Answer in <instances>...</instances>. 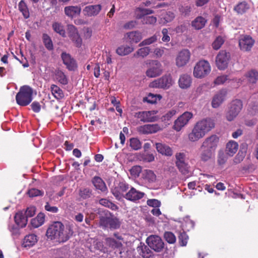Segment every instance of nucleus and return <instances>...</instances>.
<instances>
[{
	"instance_id": "7",
	"label": "nucleus",
	"mask_w": 258,
	"mask_h": 258,
	"mask_svg": "<svg viewBox=\"0 0 258 258\" xmlns=\"http://www.w3.org/2000/svg\"><path fill=\"white\" fill-rule=\"evenodd\" d=\"M149 67L146 75L149 78H155L160 76L163 72L162 64L157 60H152L149 62Z\"/></svg>"
},
{
	"instance_id": "13",
	"label": "nucleus",
	"mask_w": 258,
	"mask_h": 258,
	"mask_svg": "<svg viewBox=\"0 0 258 258\" xmlns=\"http://www.w3.org/2000/svg\"><path fill=\"white\" fill-rule=\"evenodd\" d=\"M254 42V40L249 35H243L239 39V46L240 50L243 51H249Z\"/></svg>"
},
{
	"instance_id": "49",
	"label": "nucleus",
	"mask_w": 258,
	"mask_h": 258,
	"mask_svg": "<svg viewBox=\"0 0 258 258\" xmlns=\"http://www.w3.org/2000/svg\"><path fill=\"white\" fill-rule=\"evenodd\" d=\"M130 146L134 150H138L142 147V144L137 138H131L130 140Z\"/></svg>"
},
{
	"instance_id": "36",
	"label": "nucleus",
	"mask_w": 258,
	"mask_h": 258,
	"mask_svg": "<svg viewBox=\"0 0 258 258\" xmlns=\"http://www.w3.org/2000/svg\"><path fill=\"white\" fill-rule=\"evenodd\" d=\"M134 50V48L132 46L121 45L116 49V52L119 55L124 56L130 54L133 52Z\"/></svg>"
},
{
	"instance_id": "23",
	"label": "nucleus",
	"mask_w": 258,
	"mask_h": 258,
	"mask_svg": "<svg viewBox=\"0 0 258 258\" xmlns=\"http://www.w3.org/2000/svg\"><path fill=\"white\" fill-rule=\"evenodd\" d=\"M192 79L190 75L186 74L181 75L178 80L179 86L180 88L186 89L190 87Z\"/></svg>"
},
{
	"instance_id": "28",
	"label": "nucleus",
	"mask_w": 258,
	"mask_h": 258,
	"mask_svg": "<svg viewBox=\"0 0 258 258\" xmlns=\"http://www.w3.org/2000/svg\"><path fill=\"white\" fill-rule=\"evenodd\" d=\"M14 219L16 223L22 228L25 227L27 224L28 219L22 211L16 213Z\"/></svg>"
},
{
	"instance_id": "30",
	"label": "nucleus",
	"mask_w": 258,
	"mask_h": 258,
	"mask_svg": "<svg viewBox=\"0 0 258 258\" xmlns=\"http://www.w3.org/2000/svg\"><path fill=\"white\" fill-rule=\"evenodd\" d=\"M81 12V8L78 6H68L64 8L65 14L69 17L73 18L79 15Z\"/></svg>"
},
{
	"instance_id": "31",
	"label": "nucleus",
	"mask_w": 258,
	"mask_h": 258,
	"mask_svg": "<svg viewBox=\"0 0 258 258\" xmlns=\"http://www.w3.org/2000/svg\"><path fill=\"white\" fill-rule=\"evenodd\" d=\"M52 27L53 31L62 37H66V32L63 24L59 22H54L52 23Z\"/></svg>"
},
{
	"instance_id": "11",
	"label": "nucleus",
	"mask_w": 258,
	"mask_h": 258,
	"mask_svg": "<svg viewBox=\"0 0 258 258\" xmlns=\"http://www.w3.org/2000/svg\"><path fill=\"white\" fill-rule=\"evenodd\" d=\"M129 188V185L124 181H120L115 184L114 187L111 189V192L118 200H120L124 198V192Z\"/></svg>"
},
{
	"instance_id": "38",
	"label": "nucleus",
	"mask_w": 258,
	"mask_h": 258,
	"mask_svg": "<svg viewBox=\"0 0 258 258\" xmlns=\"http://www.w3.org/2000/svg\"><path fill=\"white\" fill-rule=\"evenodd\" d=\"M156 126L154 125L146 124L141 126L138 128V131L142 134H149L156 132Z\"/></svg>"
},
{
	"instance_id": "20",
	"label": "nucleus",
	"mask_w": 258,
	"mask_h": 258,
	"mask_svg": "<svg viewBox=\"0 0 258 258\" xmlns=\"http://www.w3.org/2000/svg\"><path fill=\"white\" fill-rule=\"evenodd\" d=\"M101 8L100 5H89L83 9V13L85 16L88 17L95 16L99 14Z\"/></svg>"
},
{
	"instance_id": "59",
	"label": "nucleus",
	"mask_w": 258,
	"mask_h": 258,
	"mask_svg": "<svg viewBox=\"0 0 258 258\" xmlns=\"http://www.w3.org/2000/svg\"><path fill=\"white\" fill-rule=\"evenodd\" d=\"M176 166L182 174L186 175L188 173V164L186 162L176 165Z\"/></svg>"
},
{
	"instance_id": "37",
	"label": "nucleus",
	"mask_w": 258,
	"mask_h": 258,
	"mask_svg": "<svg viewBox=\"0 0 258 258\" xmlns=\"http://www.w3.org/2000/svg\"><path fill=\"white\" fill-rule=\"evenodd\" d=\"M79 195L83 200L93 197L92 190L89 187H81L79 190Z\"/></svg>"
},
{
	"instance_id": "15",
	"label": "nucleus",
	"mask_w": 258,
	"mask_h": 258,
	"mask_svg": "<svg viewBox=\"0 0 258 258\" xmlns=\"http://www.w3.org/2000/svg\"><path fill=\"white\" fill-rule=\"evenodd\" d=\"M219 141V137L216 135H213L206 138L201 146L215 152Z\"/></svg>"
},
{
	"instance_id": "24",
	"label": "nucleus",
	"mask_w": 258,
	"mask_h": 258,
	"mask_svg": "<svg viewBox=\"0 0 258 258\" xmlns=\"http://www.w3.org/2000/svg\"><path fill=\"white\" fill-rule=\"evenodd\" d=\"M201 160L204 162H207L211 159L214 155L215 152L210 149H206L202 146L200 148Z\"/></svg>"
},
{
	"instance_id": "35",
	"label": "nucleus",
	"mask_w": 258,
	"mask_h": 258,
	"mask_svg": "<svg viewBox=\"0 0 258 258\" xmlns=\"http://www.w3.org/2000/svg\"><path fill=\"white\" fill-rule=\"evenodd\" d=\"M238 145L237 142L229 141L226 145V152L229 156H232L237 151Z\"/></svg>"
},
{
	"instance_id": "52",
	"label": "nucleus",
	"mask_w": 258,
	"mask_h": 258,
	"mask_svg": "<svg viewBox=\"0 0 258 258\" xmlns=\"http://www.w3.org/2000/svg\"><path fill=\"white\" fill-rule=\"evenodd\" d=\"M27 194L31 198H33L37 196H42L44 194V192L42 190L32 188L28 190Z\"/></svg>"
},
{
	"instance_id": "19",
	"label": "nucleus",
	"mask_w": 258,
	"mask_h": 258,
	"mask_svg": "<svg viewBox=\"0 0 258 258\" xmlns=\"http://www.w3.org/2000/svg\"><path fill=\"white\" fill-rule=\"evenodd\" d=\"M61 57L63 63L66 66L67 68L69 70L74 71L77 67L75 59L69 54L66 52H62Z\"/></svg>"
},
{
	"instance_id": "2",
	"label": "nucleus",
	"mask_w": 258,
	"mask_h": 258,
	"mask_svg": "<svg viewBox=\"0 0 258 258\" xmlns=\"http://www.w3.org/2000/svg\"><path fill=\"white\" fill-rule=\"evenodd\" d=\"M215 125L214 120L211 118H206L198 121L188 134V140L193 142L199 141L213 128Z\"/></svg>"
},
{
	"instance_id": "64",
	"label": "nucleus",
	"mask_w": 258,
	"mask_h": 258,
	"mask_svg": "<svg viewBox=\"0 0 258 258\" xmlns=\"http://www.w3.org/2000/svg\"><path fill=\"white\" fill-rule=\"evenodd\" d=\"M228 80L227 76L223 75L218 77L214 81V83L216 85H221L225 83Z\"/></svg>"
},
{
	"instance_id": "48",
	"label": "nucleus",
	"mask_w": 258,
	"mask_h": 258,
	"mask_svg": "<svg viewBox=\"0 0 258 258\" xmlns=\"http://www.w3.org/2000/svg\"><path fill=\"white\" fill-rule=\"evenodd\" d=\"M106 244L112 248H119L122 246V243L116 241L112 238L107 237L105 238Z\"/></svg>"
},
{
	"instance_id": "27",
	"label": "nucleus",
	"mask_w": 258,
	"mask_h": 258,
	"mask_svg": "<svg viewBox=\"0 0 258 258\" xmlns=\"http://www.w3.org/2000/svg\"><path fill=\"white\" fill-rule=\"evenodd\" d=\"M243 107L242 102L240 99H235L230 104L229 113H240Z\"/></svg>"
},
{
	"instance_id": "6",
	"label": "nucleus",
	"mask_w": 258,
	"mask_h": 258,
	"mask_svg": "<svg viewBox=\"0 0 258 258\" xmlns=\"http://www.w3.org/2000/svg\"><path fill=\"white\" fill-rule=\"evenodd\" d=\"M173 83L171 75L167 74L150 83L149 87L153 88L167 89L173 85Z\"/></svg>"
},
{
	"instance_id": "22",
	"label": "nucleus",
	"mask_w": 258,
	"mask_h": 258,
	"mask_svg": "<svg viewBox=\"0 0 258 258\" xmlns=\"http://www.w3.org/2000/svg\"><path fill=\"white\" fill-rule=\"evenodd\" d=\"M155 146L159 153L166 156H171L173 155V151L169 146L161 143H156Z\"/></svg>"
},
{
	"instance_id": "26",
	"label": "nucleus",
	"mask_w": 258,
	"mask_h": 258,
	"mask_svg": "<svg viewBox=\"0 0 258 258\" xmlns=\"http://www.w3.org/2000/svg\"><path fill=\"white\" fill-rule=\"evenodd\" d=\"M135 116L143 122H155L159 119L155 114H136Z\"/></svg>"
},
{
	"instance_id": "34",
	"label": "nucleus",
	"mask_w": 258,
	"mask_h": 258,
	"mask_svg": "<svg viewBox=\"0 0 258 258\" xmlns=\"http://www.w3.org/2000/svg\"><path fill=\"white\" fill-rule=\"evenodd\" d=\"M206 22L207 20L205 18L202 16H199L192 21L191 26L195 29L200 30L205 26Z\"/></svg>"
},
{
	"instance_id": "55",
	"label": "nucleus",
	"mask_w": 258,
	"mask_h": 258,
	"mask_svg": "<svg viewBox=\"0 0 258 258\" xmlns=\"http://www.w3.org/2000/svg\"><path fill=\"white\" fill-rule=\"evenodd\" d=\"M176 166L185 162V154L184 153H177L175 154Z\"/></svg>"
},
{
	"instance_id": "25",
	"label": "nucleus",
	"mask_w": 258,
	"mask_h": 258,
	"mask_svg": "<svg viewBox=\"0 0 258 258\" xmlns=\"http://www.w3.org/2000/svg\"><path fill=\"white\" fill-rule=\"evenodd\" d=\"M92 183L97 190H100L102 192H106L107 188L106 184L100 177H94L92 179Z\"/></svg>"
},
{
	"instance_id": "46",
	"label": "nucleus",
	"mask_w": 258,
	"mask_h": 258,
	"mask_svg": "<svg viewBox=\"0 0 258 258\" xmlns=\"http://www.w3.org/2000/svg\"><path fill=\"white\" fill-rule=\"evenodd\" d=\"M42 39L45 47L48 50H52L53 49V45L50 37L47 34H43Z\"/></svg>"
},
{
	"instance_id": "1",
	"label": "nucleus",
	"mask_w": 258,
	"mask_h": 258,
	"mask_svg": "<svg viewBox=\"0 0 258 258\" xmlns=\"http://www.w3.org/2000/svg\"><path fill=\"white\" fill-rule=\"evenodd\" d=\"M73 234V230L71 226L65 227L60 222H55L49 226L46 234L51 240L57 239L60 242H65Z\"/></svg>"
},
{
	"instance_id": "29",
	"label": "nucleus",
	"mask_w": 258,
	"mask_h": 258,
	"mask_svg": "<svg viewBox=\"0 0 258 258\" xmlns=\"http://www.w3.org/2000/svg\"><path fill=\"white\" fill-rule=\"evenodd\" d=\"M137 250L144 258H150L152 255V252L149 247L142 243H140V245L138 246Z\"/></svg>"
},
{
	"instance_id": "58",
	"label": "nucleus",
	"mask_w": 258,
	"mask_h": 258,
	"mask_svg": "<svg viewBox=\"0 0 258 258\" xmlns=\"http://www.w3.org/2000/svg\"><path fill=\"white\" fill-rule=\"evenodd\" d=\"M156 21L157 18L154 16H145L143 20V23L146 24H154Z\"/></svg>"
},
{
	"instance_id": "17",
	"label": "nucleus",
	"mask_w": 258,
	"mask_h": 258,
	"mask_svg": "<svg viewBox=\"0 0 258 258\" xmlns=\"http://www.w3.org/2000/svg\"><path fill=\"white\" fill-rule=\"evenodd\" d=\"M227 92L225 89H222L217 92L213 97L212 106L213 108L218 107L225 100Z\"/></svg>"
},
{
	"instance_id": "8",
	"label": "nucleus",
	"mask_w": 258,
	"mask_h": 258,
	"mask_svg": "<svg viewBox=\"0 0 258 258\" xmlns=\"http://www.w3.org/2000/svg\"><path fill=\"white\" fill-rule=\"evenodd\" d=\"M150 248L156 252L161 251L164 247V243L162 239L158 236L152 235L148 237L146 240Z\"/></svg>"
},
{
	"instance_id": "16",
	"label": "nucleus",
	"mask_w": 258,
	"mask_h": 258,
	"mask_svg": "<svg viewBox=\"0 0 258 258\" xmlns=\"http://www.w3.org/2000/svg\"><path fill=\"white\" fill-rule=\"evenodd\" d=\"M140 180L143 183L149 185L156 181V175L152 170L146 169L142 172Z\"/></svg>"
},
{
	"instance_id": "32",
	"label": "nucleus",
	"mask_w": 258,
	"mask_h": 258,
	"mask_svg": "<svg viewBox=\"0 0 258 258\" xmlns=\"http://www.w3.org/2000/svg\"><path fill=\"white\" fill-rule=\"evenodd\" d=\"M54 78L60 84L67 85L68 83V79L64 73L59 70H56L54 73Z\"/></svg>"
},
{
	"instance_id": "33",
	"label": "nucleus",
	"mask_w": 258,
	"mask_h": 258,
	"mask_svg": "<svg viewBox=\"0 0 258 258\" xmlns=\"http://www.w3.org/2000/svg\"><path fill=\"white\" fill-rule=\"evenodd\" d=\"M37 241V236L36 235L31 234L26 235L23 243L24 247H30L34 245Z\"/></svg>"
},
{
	"instance_id": "45",
	"label": "nucleus",
	"mask_w": 258,
	"mask_h": 258,
	"mask_svg": "<svg viewBox=\"0 0 258 258\" xmlns=\"http://www.w3.org/2000/svg\"><path fill=\"white\" fill-rule=\"evenodd\" d=\"M150 51L151 49L149 47H144L139 49L137 52L134 53V56L135 57L139 56L144 57L149 54Z\"/></svg>"
},
{
	"instance_id": "41",
	"label": "nucleus",
	"mask_w": 258,
	"mask_h": 258,
	"mask_svg": "<svg viewBox=\"0 0 258 258\" xmlns=\"http://www.w3.org/2000/svg\"><path fill=\"white\" fill-rule=\"evenodd\" d=\"M162 98V96L159 94H154L153 93H149L147 96L143 98V101L144 102H147L150 104H154L157 102L158 100H160Z\"/></svg>"
},
{
	"instance_id": "50",
	"label": "nucleus",
	"mask_w": 258,
	"mask_h": 258,
	"mask_svg": "<svg viewBox=\"0 0 258 258\" xmlns=\"http://www.w3.org/2000/svg\"><path fill=\"white\" fill-rule=\"evenodd\" d=\"M139 159L140 160L144 162H151L154 160L155 157L152 154L144 153L140 155L139 157Z\"/></svg>"
},
{
	"instance_id": "4",
	"label": "nucleus",
	"mask_w": 258,
	"mask_h": 258,
	"mask_svg": "<svg viewBox=\"0 0 258 258\" xmlns=\"http://www.w3.org/2000/svg\"><path fill=\"white\" fill-rule=\"evenodd\" d=\"M33 90L29 86L21 87L16 96V100L18 105L26 106L32 100Z\"/></svg>"
},
{
	"instance_id": "10",
	"label": "nucleus",
	"mask_w": 258,
	"mask_h": 258,
	"mask_svg": "<svg viewBox=\"0 0 258 258\" xmlns=\"http://www.w3.org/2000/svg\"><path fill=\"white\" fill-rule=\"evenodd\" d=\"M191 56L190 51L187 49H183L179 51L175 58V64L178 68H181L189 62Z\"/></svg>"
},
{
	"instance_id": "61",
	"label": "nucleus",
	"mask_w": 258,
	"mask_h": 258,
	"mask_svg": "<svg viewBox=\"0 0 258 258\" xmlns=\"http://www.w3.org/2000/svg\"><path fill=\"white\" fill-rule=\"evenodd\" d=\"M147 204L149 206L154 208H158L161 205V202L156 199H149L147 200Z\"/></svg>"
},
{
	"instance_id": "60",
	"label": "nucleus",
	"mask_w": 258,
	"mask_h": 258,
	"mask_svg": "<svg viewBox=\"0 0 258 258\" xmlns=\"http://www.w3.org/2000/svg\"><path fill=\"white\" fill-rule=\"evenodd\" d=\"M142 172V168L140 166H133L130 170L131 174L135 177L139 176Z\"/></svg>"
},
{
	"instance_id": "40",
	"label": "nucleus",
	"mask_w": 258,
	"mask_h": 258,
	"mask_svg": "<svg viewBox=\"0 0 258 258\" xmlns=\"http://www.w3.org/2000/svg\"><path fill=\"white\" fill-rule=\"evenodd\" d=\"M18 9L22 13L25 19H28L29 18L30 13L28 6L23 0H21L19 2L18 4Z\"/></svg>"
},
{
	"instance_id": "12",
	"label": "nucleus",
	"mask_w": 258,
	"mask_h": 258,
	"mask_svg": "<svg viewBox=\"0 0 258 258\" xmlns=\"http://www.w3.org/2000/svg\"><path fill=\"white\" fill-rule=\"evenodd\" d=\"M230 57V53L226 51H220L216 56V63L220 70H224L228 66Z\"/></svg>"
},
{
	"instance_id": "3",
	"label": "nucleus",
	"mask_w": 258,
	"mask_h": 258,
	"mask_svg": "<svg viewBox=\"0 0 258 258\" xmlns=\"http://www.w3.org/2000/svg\"><path fill=\"white\" fill-rule=\"evenodd\" d=\"M120 224L119 219L108 211L99 217V226L104 230H113L118 229Z\"/></svg>"
},
{
	"instance_id": "54",
	"label": "nucleus",
	"mask_w": 258,
	"mask_h": 258,
	"mask_svg": "<svg viewBox=\"0 0 258 258\" xmlns=\"http://www.w3.org/2000/svg\"><path fill=\"white\" fill-rule=\"evenodd\" d=\"M188 237L186 233L184 231H182V232H180L178 239L179 242L181 246H185L187 242Z\"/></svg>"
},
{
	"instance_id": "39",
	"label": "nucleus",
	"mask_w": 258,
	"mask_h": 258,
	"mask_svg": "<svg viewBox=\"0 0 258 258\" xmlns=\"http://www.w3.org/2000/svg\"><path fill=\"white\" fill-rule=\"evenodd\" d=\"M175 18V15L173 12H167L164 14H162V17L160 19V23L163 25L170 22L173 20Z\"/></svg>"
},
{
	"instance_id": "9",
	"label": "nucleus",
	"mask_w": 258,
	"mask_h": 258,
	"mask_svg": "<svg viewBox=\"0 0 258 258\" xmlns=\"http://www.w3.org/2000/svg\"><path fill=\"white\" fill-rule=\"evenodd\" d=\"M67 32L69 37L77 47H81L82 44L81 38L76 27L72 24L68 25Z\"/></svg>"
},
{
	"instance_id": "21",
	"label": "nucleus",
	"mask_w": 258,
	"mask_h": 258,
	"mask_svg": "<svg viewBox=\"0 0 258 258\" xmlns=\"http://www.w3.org/2000/svg\"><path fill=\"white\" fill-rule=\"evenodd\" d=\"M126 41L131 44L137 43L142 39V33L138 31L128 32L125 35Z\"/></svg>"
},
{
	"instance_id": "53",
	"label": "nucleus",
	"mask_w": 258,
	"mask_h": 258,
	"mask_svg": "<svg viewBox=\"0 0 258 258\" xmlns=\"http://www.w3.org/2000/svg\"><path fill=\"white\" fill-rule=\"evenodd\" d=\"M165 240L169 243L173 244L176 241V237L171 232H165L164 234Z\"/></svg>"
},
{
	"instance_id": "43",
	"label": "nucleus",
	"mask_w": 258,
	"mask_h": 258,
	"mask_svg": "<svg viewBox=\"0 0 258 258\" xmlns=\"http://www.w3.org/2000/svg\"><path fill=\"white\" fill-rule=\"evenodd\" d=\"M249 8V6L245 1L239 3L234 8V10L238 14H242Z\"/></svg>"
},
{
	"instance_id": "57",
	"label": "nucleus",
	"mask_w": 258,
	"mask_h": 258,
	"mask_svg": "<svg viewBox=\"0 0 258 258\" xmlns=\"http://www.w3.org/2000/svg\"><path fill=\"white\" fill-rule=\"evenodd\" d=\"M36 213V208L34 206H31L29 207H28L26 211H25V213H24V215L27 217V219H28V218H31L33 217Z\"/></svg>"
},
{
	"instance_id": "62",
	"label": "nucleus",
	"mask_w": 258,
	"mask_h": 258,
	"mask_svg": "<svg viewBox=\"0 0 258 258\" xmlns=\"http://www.w3.org/2000/svg\"><path fill=\"white\" fill-rule=\"evenodd\" d=\"M191 8L189 6H182L179 8V12L185 16L189 15L191 12Z\"/></svg>"
},
{
	"instance_id": "5",
	"label": "nucleus",
	"mask_w": 258,
	"mask_h": 258,
	"mask_svg": "<svg viewBox=\"0 0 258 258\" xmlns=\"http://www.w3.org/2000/svg\"><path fill=\"white\" fill-rule=\"evenodd\" d=\"M211 66L207 60L199 61L194 67L193 75L195 78H203L210 74Z\"/></svg>"
},
{
	"instance_id": "47",
	"label": "nucleus",
	"mask_w": 258,
	"mask_h": 258,
	"mask_svg": "<svg viewBox=\"0 0 258 258\" xmlns=\"http://www.w3.org/2000/svg\"><path fill=\"white\" fill-rule=\"evenodd\" d=\"M158 35L156 34L153 35L151 37L144 39L139 44V46H143L149 45L156 42L158 40Z\"/></svg>"
},
{
	"instance_id": "44",
	"label": "nucleus",
	"mask_w": 258,
	"mask_h": 258,
	"mask_svg": "<svg viewBox=\"0 0 258 258\" xmlns=\"http://www.w3.org/2000/svg\"><path fill=\"white\" fill-rule=\"evenodd\" d=\"M50 88L52 95L56 99H60L63 97V91L59 87L55 85H52Z\"/></svg>"
},
{
	"instance_id": "42",
	"label": "nucleus",
	"mask_w": 258,
	"mask_h": 258,
	"mask_svg": "<svg viewBox=\"0 0 258 258\" xmlns=\"http://www.w3.org/2000/svg\"><path fill=\"white\" fill-rule=\"evenodd\" d=\"M245 76L249 83L255 84L258 80V72L251 70L247 73Z\"/></svg>"
},
{
	"instance_id": "14",
	"label": "nucleus",
	"mask_w": 258,
	"mask_h": 258,
	"mask_svg": "<svg viewBox=\"0 0 258 258\" xmlns=\"http://www.w3.org/2000/svg\"><path fill=\"white\" fill-rule=\"evenodd\" d=\"M193 114H181L175 121L174 129L177 132L186 125L189 120L192 118Z\"/></svg>"
},
{
	"instance_id": "51",
	"label": "nucleus",
	"mask_w": 258,
	"mask_h": 258,
	"mask_svg": "<svg viewBox=\"0 0 258 258\" xmlns=\"http://www.w3.org/2000/svg\"><path fill=\"white\" fill-rule=\"evenodd\" d=\"M229 156L226 152L225 153L223 151H220L218 153V163L220 165L224 164L226 162Z\"/></svg>"
},
{
	"instance_id": "18",
	"label": "nucleus",
	"mask_w": 258,
	"mask_h": 258,
	"mask_svg": "<svg viewBox=\"0 0 258 258\" xmlns=\"http://www.w3.org/2000/svg\"><path fill=\"white\" fill-rule=\"evenodd\" d=\"M145 193L137 190L135 188L132 187L129 191L124 195V198L128 201L136 202L144 197Z\"/></svg>"
},
{
	"instance_id": "63",
	"label": "nucleus",
	"mask_w": 258,
	"mask_h": 258,
	"mask_svg": "<svg viewBox=\"0 0 258 258\" xmlns=\"http://www.w3.org/2000/svg\"><path fill=\"white\" fill-rule=\"evenodd\" d=\"M187 26L185 24H182L177 26L174 29V31L177 34H182L187 30Z\"/></svg>"
},
{
	"instance_id": "56",
	"label": "nucleus",
	"mask_w": 258,
	"mask_h": 258,
	"mask_svg": "<svg viewBox=\"0 0 258 258\" xmlns=\"http://www.w3.org/2000/svg\"><path fill=\"white\" fill-rule=\"evenodd\" d=\"M224 42V40L222 37H217L212 44L213 48L215 50L219 49L223 44Z\"/></svg>"
}]
</instances>
